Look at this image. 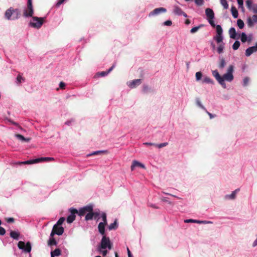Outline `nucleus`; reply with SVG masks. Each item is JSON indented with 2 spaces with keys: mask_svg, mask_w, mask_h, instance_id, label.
Masks as SVG:
<instances>
[{
  "mask_svg": "<svg viewBox=\"0 0 257 257\" xmlns=\"http://www.w3.org/2000/svg\"><path fill=\"white\" fill-rule=\"evenodd\" d=\"M219 60H220V63L219 64L218 67L220 69H223L224 67L225 64H226L225 61L224 59L222 57H221V58L219 57Z\"/></svg>",
  "mask_w": 257,
  "mask_h": 257,
  "instance_id": "nucleus-26",
  "label": "nucleus"
},
{
  "mask_svg": "<svg viewBox=\"0 0 257 257\" xmlns=\"http://www.w3.org/2000/svg\"><path fill=\"white\" fill-rule=\"evenodd\" d=\"M168 144V143H162V144H160L159 145H157V146H156L158 147L159 148H163L164 147L167 146Z\"/></svg>",
  "mask_w": 257,
  "mask_h": 257,
  "instance_id": "nucleus-55",
  "label": "nucleus"
},
{
  "mask_svg": "<svg viewBox=\"0 0 257 257\" xmlns=\"http://www.w3.org/2000/svg\"><path fill=\"white\" fill-rule=\"evenodd\" d=\"M205 15L207 18V19H213L214 18V13L213 10L210 8L206 9Z\"/></svg>",
  "mask_w": 257,
  "mask_h": 257,
  "instance_id": "nucleus-13",
  "label": "nucleus"
},
{
  "mask_svg": "<svg viewBox=\"0 0 257 257\" xmlns=\"http://www.w3.org/2000/svg\"><path fill=\"white\" fill-rule=\"evenodd\" d=\"M105 152V151H95V152H94L93 153H92L90 155H98V154H99L101 153H103Z\"/></svg>",
  "mask_w": 257,
  "mask_h": 257,
  "instance_id": "nucleus-60",
  "label": "nucleus"
},
{
  "mask_svg": "<svg viewBox=\"0 0 257 257\" xmlns=\"http://www.w3.org/2000/svg\"><path fill=\"white\" fill-rule=\"evenodd\" d=\"M34 14V10L32 5V1L28 0L27 9H26L23 13V15L25 17H32Z\"/></svg>",
  "mask_w": 257,
  "mask_h": 257,
  "instance_id": "nucleus-4",
  "label": "nucleus"
},
{
  "mask_svg": "<svg viewBox=\"0 0 257 257\" xmlns=\"http://www.w3.org/2000/svg\"><path fill=\"white\" fill-rule=\"evenodd\" d=\"M249 10H251L254 13L256 14L257 13V4H253V5H252V7H251V9H249Z\"/></svg>",
  "mask_w": 257,
  "mask_h": 257,
  "instance_id": "nucleus-46",
  "label": "nucleus"
},
{
  "mask_svg": "<svg viewBox=\"0 0 257 257\" xmlns=\"http://www.w3.org/2000/svg\"><path fill=\"white\" fill-rule=\"evenodd\" d=\"M43 23L44 18L32 17V21L30 22V25L33 28L39 29L42 26Z\"/></svg>",
  "mask_w": 257,
  "mask_h": 257,
  "instance_id": "nucleus-3",
  "label": "nucleus"
},
{
  "mask_svg": "<svg viewBox=\"0 0 257 257\" xmlns=\"http://www.w3.org/2000/svg\"><path fill=\"white\" fill-rule=\"evenodd\" d=\"M39 160V162H43V161H54V158L51 157H42L38 158Z\"/></svg>",
  "mask_w": 257,
  "mask_h": 257,
  "instance_id": "nucleus-32",
  "label": "nucleus"
},
{
  "mask_svg": "<svg viewBox=\"0 0 257 257\" xmlns=\"http://www.w3.org/2000/svg\"><path fill=\"white\" fill-rule=\"evenodd\" d=\"M5 219L8 223H13L15 221V219L13 217L6 218Z\"/></svg>",
  "mask_w": 257,
  "mask_h": 257,
  "instance_id": "nucleus-56",
  "label": "nucleus"
},
{
  "mask_svg": "<svg viewBox=\"0 0 257 257\" xmlns=\"http://www.w3.org/2000/svg\"><path fill=\"white\" fill-rule=\"evenodd\" d=\"M195 4L199 6H202L204 4V0H195Z\"/></svg>",
  "mask_w": 257,
  "mask_h": 257,
  "instance_id": "nucleus-49",
  "label": "nucleus"
},
{
  "mask_svg": "<svg viewBox=\"0 0 257 257\" xmlns=\"http://www.w3.org/2000/svg\"><path fill=\"white\" fill-rule=\"evenodd\" d=\"M18 246L20 249L24 250L25 252H30L31 251L32 247L30 241H28L25 244L24 241H20L18 243Z\"/></svg>",
  "mask_w": 257,
  "mask_h": 257,
  "instance_id": "nucleus-5",
  "label": "nucleus"
},
{
  "mask_svg": "<svg viewBox=\"0 0 257 257\" xmlns=\"http://www.w3.org/2000/svg\"><path fill=\"white\" fill-rule=\"evenodd\" d=\"M224 80H225L224 79V78L222 77H221L220 79H219L217 80V81L219 83V84L220 85H221L224 88H225L226 85H225V83H224Z\"/></svg>",
  "mask_w": 257,
  "mask_h": 257,
  "instance_id": "nucleus-43",
  "label": "nucleus"
},
{
  "mask_svg": "<svg viewBox=\"0 0 257 257\" xmlns=\"http://www.w3.org/2000/svg\"><path fill=\"white\" fill-rule=\"evenodd\" d=\"M220 2L224 9H227L228 8V4L226 0H220Z\"/></svg>",
  "mask_w": 257,
  "mask_h": 257,
  "instance_id": "nucleus-35",
  "label": "nucleus"
},
{
  "mask_svg": "<svg viewBox=\"0 0 257 257\" xmlns=\"http://www.w3.org/2000/svg\"><path fill=\"white\" fill-rule=\"evenodd\" d=\"M150 90V88L147 85H144L143 87V91L144 93L148 92Z\"/></svg>",
  "mask_w": 257,
  "mask_h": 257,
  "instance_id": "nucleus-51",
  "label": "nucleus"
},
{
  "mask_svg": "<svg viewBox=\"0 0 257 257\" xmlns=\"http://www.w3.org/2000/svg\"><path fill=\"white\" fill-rule=\"evenodd\" d=\"M208 20V21L209 22V23L211 25L212 27H215V25L214 24V22L213 20V19H207Z\"/></svg>",
  "mask_w": 257,
  "mask_h": 257,
  "instance_id": "nucleus-59",
  "label": "nucleus"
},
{
  "mask_svg": "<svg viewBox=\"0 0 257 257\" xmlns=\"http://www.w3.org/2000/svg\"><path fill=\"white\" fill-rule=\"evenodd\" d=\"M6 233V230L2 226H0V235H4Z\"/></svg>",
  "mask_w": 257,
  "mask_h": 257,
  "instance_id": "nucleus-54",
  "label": "nucleus"
},
{
  "mask_svg": "<svg viewBox=\"0 0 257 257\" xmlns=\"http://www.w3.org/2000/svg\"><path fill=\"white\" fill-rule=\"evenodd\" d=\"M65 83L63 82H61L59 84V87L61 89H64L65 88Z\"/></svg>",
  "mask_w": 257,
  "mask_h": 257,
  "instance_id": "nucleus-61",
  "label": "nucleus"
},
{
  "mask_svg": "<svg viewBox=\"0 0 257 257\" xmlns=\"http://www.w3.org/2000/svg\"><path fill=\"white\" fill-rule=\"evenodd\" d=\"M112 247V243L111 242L109 238L106 236V235H103L101 239L100 244L98 247V250L99 251H101V249H105L107 248L110 250Z\"/></svg>",
  "mask_w": 257,
  "mask_h": 257,
  "instance_id": "nucleus-2",
  "label": "nucleus"
},
{
  "mask_svg": "<svg viewBox=\"0 0 257 257\" xmlns=\"http://www.w3.org/2000/svg\"><path fill=\"white\" fill-rule=\"evenodd\" d=\"M239 8L242 9H243V0H237Z\"/></svg>",
  "mask_w": 257,
  "mask_h": 257,
  "instance_id": "nucleus-50",
  "label": "nucleus"
},
{
  "mask_svg": "<svg viewBox=\"0 0 257 257\" xmlns=\"http://www.w3.org/2000/svg\"><path fill=\"white\" fill-rule=\"evenodd\" d=\"M56 227V225H54L51 233L50 234V236L53 237L55 234H56V231H55V228Z\"/></svg>",
  "mask_w": 257,
  "mask_h": 257,
  "instance_id": "nucleus-53",
  "label": "nucleus"
},
{
  "mask_svg": "<svg viewBox=\"0 0 257 257\" xmlns=\"http://www.w3.org/2000/svg\"><path fill=\"white\" fill-rule=\"evenodd\" d=\"M224 44H220L217 47V52L219 54H221L223 52L224 49Z\"/></svg>",
  "mask_w": 257,
  "mask_h": 257,
  "instance_id": "nucleus-41",
  "label": "nucleus"
},
{
  "mask_svg": "<svg viewBox=\"0 0 257 257\" xmlns=\"http://www.w3.org/2000/svg\"><path fill=\"white\" fill-rule=\"evenodd\" d=\"M255 23L253 21V18H252V17L251 18V17H249L247 18V25L248 27H251L253 26V23Z\"/></svg>",
  "mask_w": 257,
  "mask_h": 257,
  "instance_id": "nucleus-33",
  "label": "nucleus"
},
{
  "mask_svg": "<svg viewBox=\"0 0 257 257\" xmlns=\"http://www.w3.org/2000/svg\"><path fill=\"white\" fill-rule=\"evenodd\" d=\"M142 83V80L141 79H137L133 80L130 83L128 86L130 87L133 88H135L137 86L140 85Z\"/></svg>",
  "mask_w": 257,
  "mask_h": 257,
  "instance_id": "nucleus-12",
  "label": "nucleus"
},
{
  "mask_svg": "<svg viewBox=\"0 0 257 257\" xmlns=\"http://www.w3.org/2000/svg\"><path fill=\"white\" fill-rule=\"evenodd\" d=\"M240 42L238 41H236L232 45V49L234 50H236L240 46Z\"/></svg>",
  "mask_w": 257,
  "mask_h": 257,
  "instance_id": "nucleus-38",
  "label": "nucleus"
},
{
  "mask_svg": "<svg viewBox=\"0 0 257 257\" xmlns=\"http://www.w3.org/2000/svg\"><path fill=\"white\" fill-rule=\"evenodd\" d=\"M136 167H141L143 169L145 168V166L143 164L140 163L139 162H138L137 161H135V160L133 161L132 164L131 165V170L132 171L134 170L135 168Z\"/></svg>",
  "mask_w": 257,
  "mask_h": 257,
  "instance_id": "nucleus-14",
  "label": "nucleus"
},
{
  "mask_svg": "<svg viewBox=\"0 0 257 257\" xmlns=\"http://www.w3.org/2000/svg\"><path fill=\"white\" fill-rule=\"evenodd\" d=\"M231 12L232 15V16L234 18H237L238 17V11L234 7H232L231 8Z\"/></svg>",
  "mask_w": 257,
  "mask_h": 257,
  "instance_id": "nucleus-27",
  "label": "nucleus"
},
{
  "mask_svg": "<svg viewBox=\"0 0 257 257\" xmlns=\"http://www.w3.org/2000/svg\"><path fill=\"white\" fill-rule=\"evenodd\" d=\"M65 1V0H58V2L56 4V6L59 7L61 4H62L64 3Z\"/></svg>",
  "mask_w": 257,
  "mask_h": 257,
  "instance_id": "nucleus-64",
  "label": "nucleus"
},
{
  "mask_svg": "<svg viewBox=\"0 0 257 257\" xmlns=\"http://www.w3.org/2000/svg\"><path fill=\"white\" fill-rule=\"evenodd\" d=\"M240 40L242 42L245 43L247 40V37L245 33H242L240 36Z\"/></svg>",
  "mask_w": 257,
  "mask_h": 257,
  "instance_id": "nucleus-36",
  "label": "nucleus"
},
{
  "mask_svg": "<svg viewBox=\"0 0 257 257\" xmlns=\"http://www.w3.org/2000/svg\"><path fill=\"white\" fill-rule=\"evenodd\" d=\"M39 163V160L38 158L34 159V160H28V161H24V162H19V164L29 165V164H34V163Z\"/></svg>",
  "mask_w": 257,
  "mask_h": 257,
  "instance_id": "nucleus-16",
  "label": "nucleus"
},
{
  "mask_svg": "<svg viewBox=\"0 0 257 257\" xmlns=\"http://www.w3.org/2000/svg\"><path fill=\"white\" fill-rule=\"evenodd\" d=\"M208 20V21L209 22V23L211 25L212 27H215V25L214 24V22L213 20V19H207Z\"/></svg>",
  "mask_w": 257,
  "mask_h": 257,
  "instance_id": "nucleus-58",
  "label": "nucleus"
},
{
  "mask_svg": "<svg viewBox=\"0 0 257 257\" xmlns=\"http://www.w3.org/2000/svg\"><path fill=\"white\" fill-rule=\"evenodd\" d=\"M237 25L239 28L240 29H242L244 26L243 21L241 19L237 20Z\"/></svg>",
  "mask_w": 257,
  "mask_h": 257,
  "instance_id": "nucleus-34",
  "label": "nucleus"
},
{
  "mask_svg": "<svg viewBox=\"0 0 257 257\" xmlns=\"http://www.w3.org/2000/svg\"><path fill=\"white\" fill-rule=\"evenodd\" d=\"M200 27V26H198V27H195L192 28L190 30V32L191 33H194L196 32L199 30Z\"/></svg>",
  "mask_w": 257,
  "mask_h": 257,
  "instance_id": "nucleus-52",
  "label": "nucleus"
},
{
  "mask_svg": "<svg viewBox=\"0 0 257 257\" xmlns=\"http://www.w3.org/2000/svg\"><path fill=\"white\" fill-rule=\"evenodd\" d=\"M115 64H113L112 66L106 71H102L99 73L98 74L100 76H104L110 73L114 68Z\"/></svg>",
  "mask_w": 257,
  "mask_h": 257,
  "instance_id": "nucleus-19",
  "label": "nucleus"
},
{
  "mask_svg": "<svg viewBox=\"0 0 257 257\" xmlns=\"http://www.w3.org/2000/svg\"><path fill=\"white\" fill-rule=\"evenodd\" d=\"M202 74L201 72H197L195 74L196 80L199 81L201 79Z\"/></svg>",
  "mask_w": 257,
  "mask_h": 257,
  "instance_id": "nucleus-44",
  "label": "nucleus"
},
{
  "mask_svg": "<svg viewBox=\"0 0 257 257\" xmlns=\"http://www.w3.org/2000/svg\"><path fill=\"white\" fill-rule=\"evenodd\" d=\"M257 51V43L254 46L248 48L245 51V55L247 57L250 56L253 53Z\"/></svg>",
  "mask_w": 257,
  "mask_h": 257,
  "instance_id": "nucleus-10",
  "label": "nucleus"
},
{
  "mask_svg": "<svg viewBox=\"0 0 257 257\" xmlns=\"http://www.w3.org/2000/svg\"><path fill=\"white\" fill-rule=\"evenodd\" d=\"M249 78L248 77H245L243 79V85L246 86L248 83Z\"/></svg>",
  "mask_w": 257,
  "mask_h": 257,
  "instance_id": "nucleus-57",
  "label": "nucleus"
},
{
  "mask_svg": "<svg viewBox=\"0 0 257 257\" xmlns=\"http://www.w3.org/2000/svg\"><path fill=\"white\" fill-rule=\"evenodd\" d=\"M91 211H93V207L91 205H89L81 208L77 214L79 216H83L86 213Z\"/></svg>",
  "mask_w": 257,
  "mask_h": 257,
  "instance_id": "nucleus-8",
  "label": "nucleus"
},
{
  "mask_svg": "<svg viewBox=\"0 0 257 257\" xmlns=\"http://www.w3.org/2000/svg\"><path fill=\"white\" fill-rule=\"evenodd\" d=\"M233 66L230 65L227 69V73L224 74L222 77L227 81H231L233 79V76L232 74L233 71Z\"/></svg>",
  "mask_w": 257,
  "mask_h": 257,
  "instance_id": "nucleus-6",
  "label": "nucleus"
},
{
  "mask_svg": "<svg viewBox=\"0 0 257 257\" xmlns=\"http://www.w3.org/2000/svg\"><path fill=\"white\" fill-rule=\"evenodd\" d=\"M21 16V11L18 9H15L11 7L8 9L5 13V17L9 20H16Z\"/></svg>",
  "mask_w": 257,
  "mask_h": 257,
  "instance_id": "nucleus-1",
  "label": "nucleus"
},
{
  "mask_svg": "<svg viewBox=\"0 0 257 257\" xmlns=\"http://www.w3.org/2000/svg\"><path fill=\"white\" fill-rule=\"evenodd\" d=\"M239 191V189H237L233 191L230 195H227L225 196L226 199H234L236 197L237 192Z\"/></svg>",
  "mask_w": 257,
  "mask_h": 257,
  "instance_id": "nucleus-17",
  "label": "nucleus"
},
{
  "mask_svg": "<svg viewBox=\"0 0 257 257\" xmlns=\"http://www.w3.org/2000/svg\"><path fill=\"white\" fill-rule=\"evenodd\" d=\"M25 81V78L23 77L21 74H19L17 77V83L20 84Z\"/></svg>",
  "mask_w": 257,
  "mask_h": 257,
  "instance_id": "nucleus-25",
  "label": "nucleus"
},
{
  "mask_svg": "<svg viewBox=\"0 0 257 257\" xmlns=\"http://www.w3.org/2000/svg\"><path fill=\"white\" fill-rule=\"evenodd\" d=\"M196 102L198 106H199L200 107H201V108H202L204 110H206L204 106L201 104V101L199 98H196Z\"/></svg>",
  "mask_w": 257,
  "mask_h": 257,
  "instance_id": "nucleus-45",
  "label": "nucleus"
},
{
  "mask_svg": "<svg viewBox=\"0 0 257 257\" xmlns=\"http://www.w3.org/2000/svg\"><path fill=\"white\" fill-rule=\"evenodd\" d=\"M48 244L49 245H56L57 241L54 238L52 237L49 239V242H48Z\"/></svg>",
  "mask_w": 257,
  "mask_h": 257,
  "instance_id": "nucleus-42",
  "label": "nucleus"
},
{
  "mask_svg": "<svg viewBox=\"0 0 257 257\" xmlns=\"http://www.w3.org/2000/svg\"><path fill=\"white\" fill-rule=\"evenodd\" d=\"M15 136L19 140H20L23 142H29L31 140V138H26L23 136H22V135H20V134H16V135H15Z\"/></svg>",
  "mask_w": 257,
  "mask_h": 257,
  "instance_id": "nucleus-20",
  "label": "nucleus"
},
{
  "mask_svg": "<svg viewBox=\"0 0 257 257\" xmlns=\"http://www.w3.org/2000/svg\"><path fill=\"white\" fill-rule=\"evenodd\" d=\"M54 225H56L55 230V231H56V234L58 235H62L64 232V228L62 226H59L55 224Z\"/></svg>",
  "mask_w": 257,
  "mask_h": 257,
  "instance_id": "nucleus-21",
  "label": "nucleus"
},
{
  "mask_svg": "<svg viewBox=\"0 0 257 257\" xmlns=\"http://www.w3.org/2000/svg\"><path fill=\"white\" fill-rule=\"evenodd\" d=\"M166 12V9L164 8H159L154 9L153 11H152L149 15L150 17L151 16L156 15L161 13H165Z\"/></svg>",
  "mask_w": 257,
  "mask_h": 257,
  "instance_id": "nucleus-11",
  "label": "nucleus"
},
{
  "mask_svg": "<svg viewBox=\"0 0 257 257\" xmlns=\"http://www.w3.org/2000/svg\"><path fill=\"white\" fill-rule=\"evenodd\" d=\"M173 12L175 14L179 16L183 15L184 17H187V14L184 13L181 9L177 6L174 7Z\"/></svg>",
  "mask_w": 257,
  "mask_h": 257,
  "instance_id": "nucleus-9",
  "label": "nucleus"
},
{
  "mask_svg": "<svg viewBox=\"0 0 257 257\" xmlns=\"http://www.w3.org/2000/svg\"><path fill=\"white\" fill-rule=\"evenodd\" d=\"M100 252H101L102 255L103 256H105V255H106V254H107L108 253V251L107 250H106L105 249H101V251H100Z\"/></svg>",
  "mask_w": 257,
  "mask_h": 257,
  "instance_id": "nucleus-63",
  "label": "nucleus"
},
{
  "mask_svg": "<svg viewBox=\"0 0 257 257\" xmlns=\"http://www.w3.org/2000/svg\"><path fill=\"white\" fill-rule=\"evenodd\" d=\"M10 236L12 238H14V239L18 240L19 239V236L20 235V234L18 232L11 230V232H10Z\"/></svg>",
  "mask_w": 257,
  "mask_h": 257,
  "instance_id": "nucleus-18",
  "label": "nucleus"
},
{
  "mask_svg": "<svg viewBox=\"0 0 257 257\" xmlns=\"http://www.w3.org/2000/svg\"><path fill=\"white\" fill-rule=\"evenodd\" d=\"M245 4L247 7V8L249 10L251 9V7H252V0H246L245 1Z\"/></svg>",
  "mask_w": 257,
  "mask_h": 257,
  "instance_id": "nucleus-40",
  "label": "nucleus"
},
{
  "mask_svg": "<svg viewBox=\"0 0 257 257\" xmlns=\"http://www.w3.org/2000/svg\"><path fill=\"white\" fill-rule=\"evenodd\" d=\"M214 39L216 41L217 43H220L222 42L223 37L222 35H216L214 37Z\"/></svg>",
  "mask_w": 257,
  "mask_h": 257,
  "instance_id": "nucleus-29",
  "label": "nucleus"
},
{
  "mask_svg": "<svg viewBox=\"0 0 257 257\" xmlns=\"http://www.w3.org/2000/svg\"><path fill=\"white\" fill-rule=\"evenodd\" d=\"M185 222H194V223H212L211 221H201L194 219H187L185 220Z\"/></svg>",
  "mask_w": 257,
  "mask_h": 257,
  "instance_id": "nucleus-22",
  "label": "nucleus"
},
{
  "mask_svg": "<svg viewBox=\"0 0 257 257\" xmlns=\"http://www.w3.org/2000/svg\"><path fill=\"white\" fill-rule=\"evenodd\" d=\"M61 251L59 248H56L54 251H51V257H55V256H59L61 254Z\"/></svg>",
  "mask_w": 257,
  "mask_h": 257,
  "instance_id": "nucleus-24",
  "label": "nucleus"
},
{
  "mask_svg": "<svg viewBox=\"0 0 257 257\" xmlns=\"http://www.w3.org/2000/svg\"><path fill=\"white\" fill-rule=\"evenodd\" d=\"M106 223L100 222L98 225V229L99 233L103 236L105 235V226Z\"/></svg>",
  "mask_w": 257,
  "mask_h": 257,
  "instance_id": "nucleus-15",
  "label": "nucleus"
},
{
  "mask_svg": "<svg viewBox=\"0 0 257 257\" xmlns=\"http://www.w3.org/2000/svg\"><path fill=\"white\" fill-rule=\"evenodd\" d=\"M101 217H102V221L103 222H101L102 223H107V219H106V214L105 213H104L103 212L101 214Z\"/></svg>",
  "mask_w": 257,
  "mask_h": 257,
  "instance_id": "nucleus-47",
  "label": "nucleus"
},
{
  "mask_svg": "<svg viewBox=\"0 0 257 257\" xmlns=\"http://www.w3.org/2000/svg\"><path fill=\"white\" fill-rule=\"evenodd\" d=\"M203 83H211L213 84V80L209 77L207 76L204 77L203 80H202Z\"/></svg>",
  "mask_w": 257,
  "mask_h": 257,
  "instance_id": "nucleus-31",
  "label": "nucleus"
},
{
  "mask_svg": "<svg viewBox=\"0 0 257 257\" xmlns=\"http://www.w3.org/2000/svg\"><path fill=\"white\" fill-rule=\"evenodd\" d=\"M229 34L230 37L231 39H235L236 38V33L235 29L234 28H231L229 30Z\"/></svg>",
  "mask_w": 257,
  "mask_h": 257,
  "instance_id": "nucleus-23",
  "label": "nucleus"
},
{
  "mask_svg": "<svg viewBox=\"0 0 257 257\" xmlns=\"http://www.w3.org/2000/svg\"><path fill=\"white\" fill-rule=\"evenodd\" d=\"M216 35H222V29L220 25H217L216 26Z\"/></svg>",
  "mask_w": 257,
  "mask_h": 257,
  "instance_id": "nucleus-39",
  "label": "nucleus"
},
{
  "mask_svg": "<svg viewBox=\"0 0 257 257\" xmlns=\"http://www.w3.org/2000/svg\"><path fill=\"white\" fill-rule=\"evenodd\" d=\"M172 21L170 20L166 21L164 22V25L165 26H171L172 25Z\"/></svg>",
  "mask_w": 257,
  "mask_h": 257,
  "instance_id": "nucleus-62",
  "label": "nucleus"
},
{
  "mask_svg": "<svg viewBox=\"0 0 257 257\" xmlns=\"http://www.w3.org/2000/svg\"><path fill=\"white\" fill-rule=\"evenodd\" d=\"M93 217V211H91L90 212H88L86 216H85V220H89L92 219Z\"/></svg>",
  "mask_w": 257,
  "mask_h": 257,
  "instance_id": "nucleus-30",
  "label": "nucleus"
},
{
  "mask_svg": "<svg viewBox=\"0 0 257 257\" xmlns=\"http://www.w3.org/2000/svg\"><path fill=\"white\" fill-rule=\"evenodd\" d=\"M117 228V220H115L113 223H111L108 226V229L109 230H113V229H116Z\"/></svg>",
  "mask_w": 257,
  "mask_h": 257,
  "instance_id": "nucleus-28",
  "label": "nucleus"
},
{
  "mask_svg": "<svg viewBox=\"0 0 257 257\" xmlns=\"http://www.w3.org/2000/svg\"><path fill=\"white\" fill-rule=\"evenodd\" d=\"M69 212L71 214L67 217V222L68 223H71L75 219V214L78 213V211L76 209L71 208L69 209Z\"/></svg>",
  "mask_w": 257,
  "mask_h": 257,
  "instance_id": "nucleus-7",
  "label": "nucleus"
},
{
  "mask_svg": "<svg viewBox=\"0 0 257 257\" xmlns=\"http://www.w3.org/2000/svg\"><path fill=\"white\" fill-rule=\"evenodd\" d=\"M65 218L64 217H61L58 221H57V223L55 225H57L58 226H59L61 225L64 221H65Z\"/></svg>",
  "mask_w": 257,
  "mask_h": 257,
  "instance_id": "nucleus-48",
  "label": "nucleus"
},
{
  "mask_svg": "<svg viewBox=\"0 0 257 257\" xmlns=\"http://www.w3.org/2000/svg\"><path fill=\"white\" fill-rule=\"evenodd\" d=\"M212 75L213 76L216 78V79L217 80L219 79H220L221 76L219 75L218 72L217 70H214L212 71Z\"/></svg>",
  "mask_w": 257,
  "mask_h": 257,
  "instance_id": "nucleus-37",
  "label": "nucleus"
}]
</instances>
